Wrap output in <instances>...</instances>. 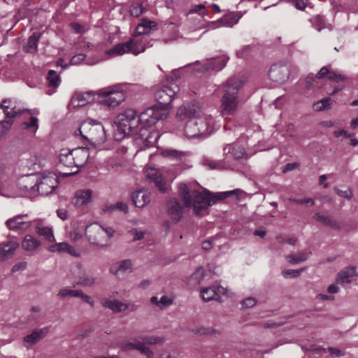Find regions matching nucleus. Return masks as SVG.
<instances>
[{"instance_id":"1","label":"nucleus","mask_w":358,"mask_h":358,"mask_svg":"<svg viewBox=\"0 0 358 358\" xmlns=\"http://www.w3.org/2000/svg\"><path fill=\"white\" fill-rule=\"evenodd\" d=\"M179 193L185 207L189 208L192 206L194 213L197 215L201 210L208 208L210 206L215 204L217 200L222 199L220 196L212 195L206 190L199 192L193 189L185 183L179 185Z\"/></svg>"},{"instance_id":"2","label":"nucleus","mask_w":358,"mask_h":358,"mask_svg":"<svg viewBox=\"0 0 358 358\" xmlns=\"http://www.w3.org/2000/svg\"><path fill=\"white\" fill-rule=\"evenodd\" d=\"M243 85V81L236 77L229 78L223 85L221 98V112L223 115H231L236 112L238 104V91Z\"/></svg>"},{"instance_id":"3","label":"nucleus","mask_w":358,"mask_h":358,"mask_svg":"<svg viewBox=\"0 0 358 358\" xmlns=\"http://www.w3.org/2000/svg\"><path fill=\"white\" fill-rule=\"evenodd\" d=\"M214 130V120L210 115L203 113L189 120L184 128L185 135L189 138L208 136Z\"/></svg>"},{"instance_id":"4","label":"nucleus","mask_w":358,"mask_h":358,"mask_svg":"<svg viewBox=\"0 0 358 358\" xmlns=\"http://www.w3.org/2000/svg\"><path fill=\"white\" fill-rule=\"evenodd\" d=\"M82 138L94 146L103 144L106 140L103 126L94 120H87L83 122L78 129Z\"/></svg>"},{"instance_id":"5","label":"nucleus","mask_w":358,"mask_h":358,"mask_svg":"<svg viewBox=\"0 0 358 358\" xmlns=\"http://www.w3.org/2000/svg\"><path fill=\"white\" fill-rule=\"evenodd\" d=\"M24 110L17 106L15 101L6 99L0 103V127L2 135L6 134L13 124V119L20 115Z\"/></svg>"},{"instance_id":"6","label":"nucleus","mask_w":358,"mask_h":358,"mask_svg":"<svg viewBox=\"0 0 358 358\" xmlns=\"http://www.w3.org/2000/svg\"><path fill=\"white\" fill-rule=\"evenodd\" d=\"M115 123L120 131L129 136L131 132H136L137 126L141 124V120L135 110L128 108L116 116Z\"/></svg>"},{"instance_id":"7","label":"nucleus","mask_w":358,"mask_h":358,"mask_svg":"<svg viewBox=\"0 0 358 358\" xmlns=\"http://www.w3.org/2000/svg\"><path fill=\"white\" fill-rule=\"evenodd\" d=\"M170 108L160 104H155L145 110L140 114V120L141 124H145L147 126H152L159 120L166 118Z\"/></svg>"},{"instance_id":"8","label":"nucleus","mask_w":358,"mask_h":358,"mask_svg":"<svg viewBox=\"0 0 358 358\" xmlns=\"http://www.w3.org/2000/svg\"><path fill=\"white\" fill-rule=\"evenodd\" d=\"M85 233L91 244L99 248L108 246V238L104 235L103 227L98 223L95 222L86 226Z\"/></svg>"},{"instance_id":"9","label":"nucleus","mask_w":358,"mask_h":358,"mask_svg":"<svg viewBox=\"0 0 358 358\" xmlns=\"http://www.w3.org/2000/svg\"><path fill=\"white\" fill-rule=\"evenodd\" d=\"M98 94L99 103L108 107H115L125 99V94L123 91L113 90L110 88L99 90Z\"/></svg>"},{"instance_id":"10","label":"nucleus","mask_w":358,"mask_h":358,"mask_svg":"<svg viewBox=\"0 0 358 358\" xmlns=\"http://www.w3.org/2000/svg\"><path fill=\"white\" fill-rule=\"evenodd\" d=\"M58 182L55 176L50 175L43 176L37 180L34 185H25L27 190H37L42 195H48L52 193L57 187Z\"/></svg>"},{"instance_id":"11","label":"nucleus","mask_w":358,"mask_h":358,"mask_svg":"<svg viewBox=\"0 0 358 358\" xmlns=\"http://www.w3.org/2000/svg\"><path fill=\"white\" fill-rule=\"evenodd\" d=\"M202 107L198 102H187L182 104L177 109L176 118L178 120L184 121L191 120L202 115Z\"/></svg>"},{"instance_id":"12","label":"nucleus","mask_w":358,"mask_h":358,"mask_svg":"<svg viewBox=\"0 0 358 358\" xmlns=\"http://www.w3.org/2000/svg\"><path fill=\"white\" fill-rule=\"evenodd\" d=\"M178 91L179 87L174 83L162 86L155 92V99L157 103L170 108V104Z\"/></svg>"},{"instance_id":"13","label":"nucleus","mask_w":358,"mask_h":358,"mask_svg":"<svg viewBox=\"0 0 358 358\" xmlns=\"http://www.w3.org/2000/svg\"><path fill=\"white\" fill-rule=\"evenodd\" d=\"M76 162V170L69 173H63L65 176H70L77 174L80 168L83 167L87 162L90 157L88 148L85 147L78 148L71 150Z\"/></svg>"},{"instance_id":"14","label":"nucleus","mask_w":358,"mask_h":358,"mask_svg":"<svg viewBox=\"0 0 358 358\" xmlns=\"http://www.w3.org/2000/svg\"><path fill=\"white\" fill-rule=\"evenodd\" d=\"M224 163L229 164V155L236 160L247 159L248 155L243 146L237 143L227 144L224 148Z\"/></svg>"},{"instance_id":"15","label":"nucleus","mask_w":358,"mask_h":358,"mask_svg":"<svg viewBox=\"0 0 358 358\" xmlns=\"http://www.w3.org/2000/svg\"><path fill=\"white\" fill-rule=\"evenodd\" d=\"M289 76V68L288 65L283 64H273L268 72V76L274 82L283 83Z\"/></svg>"},{"instance_id":"16","label":"nucleus","mask_w":358,"mask_h":358,"mask_svg":"<svg viewBox=\"0 0 358 358\" xmlns=\"http://www.w3.org/2000/svg\"><path fill=\"white\" fill-rule=\"evenodd\" d=\"M27 217V214L17 215L7 220L6 225L10 230L24 231L31 227L32 223L31 221L25 220Z\"/></svg>"},{"instance_id":"17","label":"nucleus","mask_w":358,"mask_h":358,"mask_svg":"<svg viewBox=\"0 0 358 358\" xmlns=\"http://www.w3.org/2000/svg\"><path fill=\"white\" fill-rule=\"evenodd\" d=\"M187 208L182 205L177 199H171L167 201V212L175 222H179L183 217L184 210Z\"/></svg>"},{"instance_id":"18","label":"nucleus","mask_w":358,"mask_h":358,"mask_svg":"<svg viewBox=\"0 0 358 358\" xmlns=\"http://www.w3.org/2000/svg\"><path fill=\"white\" fill-rule=\"evenodd\" d=\"M75 279L76 284L83 287H92L96 281V278L83 270L80 264L77 266Z\"/></svg>"},{"instance_id":"19","label":"nucleus","mask_w":358,"mask_h":358,"mask_svg":"<svg viewBox=\"0 0 358 358\" xmlns=\"http://www.w3.org/2000/svg\"><path fill=\"white\" fill-rule=\"evenodd\" d=\"M224 292V288L222 287H209L201 289V296L204 301L215 300L221 301L220 293Z\"/></svg>"},{"instance_id":"20","label":"nucleus","mask_w":358,"mask_h":358,"mask_svg":"<svg viewBox=\"0 0 358 358\" xmlns=\"http://www.w3.org/2000/svg\"><path fill=\"white\" fill-rule=\"evenodd\" d=\"M92 190L90 189L77 190L73 198L72 203L76 206L88 204L92 200Z\"/></svg>"},{"instance_id":"21","label":"nucleus","mask_w":358,"mask_h":358,"mask_svg":"<svg viewBox=\"0 0 358 358\" xmlns=\"http://www.w3.org/2000/svg\"><path fill=\"white\" fill-rule=\"evenodd\" d=\"M131 199L137 208H143L150 201V192L146 189H139L134 192Z\"/></svg>"},{"instance_id":"22","label":"nucleus","mask_w":358,"mask_h":358,"mask_svg":"<svg viewBox=\"0 0 358 358\" xmlns=\"http://www.w3.org/2000/svg\"><path fill=\"white\" fill-rule=\"evenodd\" d=\"M94 94L92 92L76 93L72 98L71 104L74 107H81L94 100Z\"/></svg>"},{"instance_id":"23","label":"nucleus","mask_w":358,"mask_h":358,"mask_svg":"<svg viewBox=\"0 0 358 358\" xmlns=\"http://www.w3.org/2000/svg\"><path fill=\"white\" fill-rule=\"evenodd\" d=\"M356 266H346L337 273L336 280L341 283H350L351 278L356 276Z\"/></svg>"},{"instance_id":"24","label":"nucleus","mask_w":358,"mask_h":358,"mask_svg":"<svg viewBox=\"0 0 358 358\" xmlns=\"http://www.w3.org/2000/svg\"><path fill=\"white\" fill-rule=\"evenodd\" d=\"M19 244L14 241L0 243V259L3 261L11 257Z\"/></svg>"},{"instance_id":"25","label":"nucleus","mask_w":358,"mask_h":358,"mask_svg":"<svg viewBox=\"0 0 358 358\" xmlns=\"http://www.w3.org/2000/svg\"><path fill=\"white\" fill-rule=\"evenodd\" d=\"M49 331V327H43L33 331L30 334L24 337V342L32 345L45 337Z\"/></svg>"},{"instance_id":"26","label":"nucleus","mask_w":358,"mask_h":358,"mask_svg":"<svg viewBox=\"0 0 358 358\" xmlns=\"http://www.w3.org/2000/svg\"><path fill=\"white\" fill-rule=\"evenodd\" d=\"M145 176L147 178L152 180L161 192H164L166 191L165 183L162 181L161 174L157 169L148 168L145 171Z\"/></svg>"},{"instance_id":"27","label":"nucleus","mask_w":358,"mask_h":358,"mask_svg":"<svg viewBox=\"0 0 358 358\" xmlns=\"http://www.w3.org/2000/svg\"><path fill=\"white\" fill-rule=\"evenodd\" d=\"M157 24L154 21L150 20L147 18H143L141 22L136 27V35L140 36L143 34H148L152 30L156 29Z\"/></svg>"},{"instance_id":"28","label":"nucleus","mask_w":358,"mask_h":358,"mask_svg":"<svg viewBox=\"0 0 358 358\" xmlns=\"http://www.w3.org/2000/svg\"><path fill=\"white\" fill-rule=\"evenodd\" d=\"M133 39H130L126 43H118L113 48L106 51V54L110 57L122 55L126 52H129V49L132 48Z\"/></svg>"},{"instance_id":"29","label":"nucleus","mask_w":358,"mask_h":358,"mask_svg":"<svg viewBox=\"0 0 358 358\" xmlns=\"http://www.w3.org/2000/svg\"><path fill=\"white\" fill-rule=\"evenodd\" d=\"M102 306L106 308L110 309L114 313H121L127 310V306L126 303L118 301V300H110L108 299H103L101 300Z\"/></svg>"},{"instance_id":"30","label":"nucleus","mask_w":358,"mask_h":358,"mask_svg":"<svg viewBox=\"0 0 358 358\" xmlns=\"http://www.w3.org/2000/svg\"><path fill=\"white\" fill-rule=\"evenodd\" d=\"M36 222L37 223L35 230L38 235L43 236L49 242L55 241L52 228L43 226L42 220H36Z\"/></svg>"},{"instance_id":"31","label":"nucleus","mask_w":358,"mask_h":358,"mask_svg":"<svg viewBox=\"0 0 358 358\" xmlns=\"http://www.w3.org/2000/svg\"><path fill=\"white\" fill-rule=\"evenodd\" d=\"M226 63L227 59L224 57H215L207 59L203 67L206 70L220 71L225 66Z\"/></svg>"},{"instance_id":"32","label":"nucleus","mask_w":358,"mask_h":358,"mask_svg":"<svg viewBox=\"0 0 358 358\" xmlns=\"http://www.w3.org/2000/svg\"><path fill=\"white\" fill-rule=\"evenodd\" d=\"M41 34L34 32L28 38V42L23 46L24 52L28 53H35L38 50V43L40 40Z\"/></svg>"},{"instance_id":"33","label":"nucleus","mask_w":358,"mask_h":358,"mask_svg":"<svg viewBox=\"0 0 358 358\" xmlns=\"http://www.w3.org/2000/svg\"><path fill=\"white\" fill-rule=\"evenodd\" d=\"M59 162L69 168H76L72 150H63L59 155Z\"/></svg>"},{"instance_id":"34","label":"nucleus","mask_w":358,"mask_h":358,"mask_svg":"<svg viewBox=\"0 0 358 358\" xmlns=\"http://www.w3.org/2000/svg\"><path fill=\"white\" fill-rule=\"evenodd\" d=\"M41 245L40 241L31 235H27L22 242V248L27 251L36 250Z\"/></svg>"},{"instance_id":"35","label":"nucleus","mask_w":358,"mask_h":358,"mask_svg":"<svg viewBox=\"0 0 358 358\" xmlns=\"http://www.w3.org/2000/svg\"><path fill=\"white\" fill-rule=\"evenodd\" d=\"M241 16L238 15V13H230L221 17L220 20L217 22V23L220 24L219 26L222 25L228 27H231L238 22Z\"/></svg>"},{"instance_id":"36","label":"nucleus","mask_w":358,"mask_h":358,"mask_svg":"<svg viewBox=\"0 0 358 358\" xmlns=\"http://www.w3.org/2000/svg\"><path fill=\"white\" fill-rule=\"evenodd\" d=\"M151 127L145 124H139L136 127V132H131L129 136H136V139H140L143 142L144 140H148V135H150Z\"/></svg>"},{"instance_id":"37","label":"nucleus","mask_w":358,"mask_h":358,"mask_svg":"<svg viewBox=\"0 0 358 358\" xmlns=\"http://www.w3.org/2000/svg\"><path fill=\"white\" fill-rule=\"evenodd\" d=\"M131 267V262L129 259H124L115 264H114L110 271L115 275H118L120 273H124L129 270Z\"/></svg>"},{"instance_id":"38","label":"nucleus","mask_w":358,"mask_h":358,"mask_svg":"<svg viewBox=\"0 0 358 358\" xmlns=\"http://www.w3.org/2000/svg\"><path fill=\"white\" fill-rule=\"evenodd\" d=\"M315 219L325 226H329L333 229H339L340 227L337 222L330 216H326L320 213L315 214Z\"/></svg>"},{"instance_id":"39","label":"nucleus","mask_w":358,"mask_h":358,"mask_svg":"<svg viewBox=\"0 0 358 358\" xmlns=\"http://www.w3.org/2000/svg\"><path fill=\"white\" fill-rule=\"evenodd\" d=\"M141 341L136 340L134 342L131 341H122L120 343V349L123 352H128L132 350H138L140 347Z\"/></svg>"},{"instance_id":"40","label":"nucleus","mask_w":358,"mask_h":358,"mask_svg":"<svg viewBox=\"0 0 358 358\" xmlns=\"http://www.w3.org/2000/svg\"><path fill=\"white\" fill-rule=\"evenodd\" d=\"M145 11L143 3L140 1H133L130 6L129 12L131 15L134 17H139L142 13Z\"/></svg>"},{"instance_id":"41","label":"nucleus","mask_w":358,"mask_h":358,"mask_svg":"<svg viewBox=\"0 0 358 358\" xmlns=\"http://www.w3.org/2000/svg\"><path fill=\"white\" fill-rule=\"evenodd\" d=\"M139 340L145 345L162 344L164 342V339L161 337L148 335L140 336Z\"/></svg>"},{"instance_id":"42","label":"nucleus","mask_w":358,"mask_h":358,"mask_svg":"<svg viewBox=\"0 0 358 358\" xmlns=\"http://www.w3.org/2000/svg\"><path fill=\"white\" fill-rule=\"evenodd\" d=\"M205 276V271L203 267H199L190 276V282L194 285H199Z\"/></svg>"},{"instance_id":"43","label":"nucleus","mask_w":358,"mask_h":358,"mask_svg":"<svg viewBox=\"0 0 358 358\" xmlns=\"http://www.w3.org/2000/svg\"><path fill=\"white\" fill-rule=\"evenodd\" d=\"M308 254L306 252H299L297 255L290 254L286 257L289 262L292 264H296L304 262L308 259Z\"/></svg>"},{"instance_id":"44","label":"nucleus","mask_w":358,"mask_h":358,"mask_svg":"<svg viewBox=\"0 0 358 358\" xmlns=\"http://www.w3.org/2000/svg\"><path fill=\"white\" fill-rule=\"evenodd\" d=\"M331 99L329 97L324 98L316 102L313 105L314 110L316 111H322L329 108L331 104Z\"/></svg>"},{"instance_id":"45","label":"nucleus","mask_w":358,"mask_h":358,"mask_svg":"<svg viewBox=\"0 0 358 358\" xmlns=\"http://www.w3.org/2000/svg\"><path fill=\"white\" fill-rule=\"evenodd\" d=\"M205 164H207L211 169H231V166L230 164H228L227 163H224V159L222 161H219V162H215V161L206 159L205 162Z\"/></svg>"},{"instance_id":"46","label":"nucleus","mask_w":358,"mask_h":358,"mask_svg":"<svg viewBox=\"0 0 358 358\" xmlns=\"http://www.w3.org/2000/svg\"><path fill=\"white\" fill-rule=\"evenodd\" d=\"M50 87H57L60 84V78L53 70L49 71L47 76Z\"/></svg>"},{"instance_id":"47","label":"nucleus","mask_w":358,"mask_h":358,"mask_svg":"<svg viewBox=\"0 0 358 358\" xmlns=\"http://www.w3.org/2000/svg\"><path fill=\"white\" fill-rule=\"evenodd\" d=\"M348 79V77L341 73L336 71H331L328 80L336 83L343 82Z\"/></svg>"},{"instance_id":"48","label":"nucleus","mask_w":358,"mask_h":358,"mask_svg":"<svg viewBox=\"0 0 358 358\" xmlns=\"http://www.w3.org/2000/svg\"><path fill=\"white\" fill-rule=\"evenodd\" d=\"M132 48L129 49V52H132L134 55H138L145 51V47L143 43L140 41H135L133 39Z\"/></svg>"},{"instance_id":"49","label":"nucleus","mask_w":358,"mask_h":358,"mask_svg":"<svg viewBox=\"0 0 358 358\" xmlns=\"http://www.w3.org/2000/svg\"><path fill=\"white\" fill-rule=\"evenodd\" d=\"M163 155L171 159H181L185 156V152L176 150H166L163 152Z\"/></svg>"},{"instance_id":"50","label":"nucleus","mask_w":358,"mask_h":358,"mask_svg":"<svg viewBox=\"0 0 358 358\" xmlns=\"http://www.w3.org/2000/svg\"><path fill=\"white\" fill-rule=\"evenodd\" d=\"M69 248V244L65 242L56 243L50 247L51 252H66Z\"/></svg>"},{"instance_id":"51","label":"nucleus","mask_w":358,"mask_h":358,"mask_svg":"<svg viewBox=\"0 0 358 358\" xmlns=\"http://www.w3.org/2000/svg\"><path fill=\"white\" fill-rule=\"evenodd\" d=\"M303 268L301 269H287L282 271V275L284 278H296L300 275Z\"/></svg>"},{"instance_id":"52","label":"nucleus","mask_w":358,"mask_h":358,"mask_svg":"<svg viewBox=\"0 0 358 358\" xmlns=\"http://www.w3.org/2000/svg\"><path fill=\"white\" fill-rule=\"evenodd\" d=\"M138 351H139L142 355H145L146 358L155 357V353L153 352V351L149 347H147L145 345H143L142 342H141L140 347Z\"/></svg>"},{"instance_id":"53","label":"nucleus","mask_w":358,"mask_h":358,"mask_svg":"<svg viewBox=\"0 0 358 358\" xmlns=\"http://www.w3.org/2000/svg\"><path fill=\"white\" fill-rule=\"evenodd\" d=\"M334 189L336 194L341 197L345 198L347 199H350L352 198V194L350 188H347L345 190H342L338 187H334Z\"/></svg>"},{"instance_id":"54","label":"nucleus","mask_w":358,"mask_h":358,"mask_svg":"<svg viewBox=\"0 0 358 358\" xmlns=\"http://www.w3.org/2000/svg\"><path fill=\"white\" fill-rule=\"evenodd\" d=\"M22 125L26 129L34 128L36 131L38 128V119L36 117H31L29 121L23 122Z\"/></svg>"},{"instance_id":"55","label":"nucleus","mask_w":358,"mask_h":358,"mask_svg":"<svg viewBox=\"0 0 358 358\" xmlns=\"http://www.w3.org/2000/svg\"><path fill=\"white\" fill-rule=\"evenodd\" d=\"M317 79L315 75L314 76L313 73L308 74L306 78V88L308 90L313 89L315 87V83H317Z\"/></svg>"},{"instance_id":"56","label":"nucleus","mask_w":358,"mask_h":358,"mask_svg":"<svg viewBox=\"0 0 358 358\" xmlns=\"http://www.w3.org/2000/svg\"><path fill=\"white\" fill-rule=\"evenodd\" d=\"M69 27L76 34H83L85 31V27L76 22H71Z\"/></svg>"},{"instance_id":"57","label":"nucleus","mask_w":358,"mask_h":358,"mask_svg":"<svg viewBox=\"0 0 358 358\" xmlns=\"http://www.w3.org/2000/svg\"><path fill=\"white\" fill-rule=\"evenodd\" d=\"M257 303V300L254 297H248L243 300L242 307L244 308H249L255 306Z\"/></svg>"},{"instance_id":"58","label":"nucleus","mask_w":358,"mask_h":358,"mask_svg":"<svg viewBox=\"0 0 358 358\" xmlns=\"http://www.w3.org/2000/svg\"><path fill=\"white\" fill-rule=\"evenodd\" d=\"M83 237L82 232L76 227H73V230L70 232V238L73 241H77Z\"/></svg>"},{"instance_id":"59","label":"nucleus","mask_w":358,"mask_h":358,"mask_svg":"<svg viewBox=\"0 0 358 358\" xmlns=\"http://www.w3.org/2000/svg\"><path fill=\"white\" fill-rule=\"evenodd\" d=\"M331 73V71L329 70V69L327 66H323L320 69V70L317 72V73L315 75V77L317 79H322L324 78H327L329 76Z\"/></svg>"},{"instance_id":"60","label":"nucleus","mask_w":358,"mask_h":358,"mask_svg":"<svg viewBox=\"0 0 358 358\" xmlns=\"http://www.w3.org/2000/svg\"><path fill=\"white\" fill-rule=\"evenodd\" d=\"M86 56L84 54H78L73 56L70 61V64L71 65H78L83 62L85 59Z\"/></svg>"},{"instance_id":"61","label":"nucleus","mask_w":358,"mask_h":358,"mask_svg":"<svg viewBox=\"0 0 358 358\" xmlns=\"http://www.w3.org/2000/svg\"><path fill=\"white\" fill-rule=\"evenodd\" d=\"M158 138L157 134L155 132H152L151 129L150 130V135H148V140H144L143 143L146 145H150L155 143L157 138Z\"/></svg>"},{"instance_id":"62","label":"nucleus","mask_w":358,"mask_h":358,"mask_svg":"<svg viewBox=\"0 0 358 358\" xmlns=\"http://www.w3.org/2000/svg\"><path fill=\"white\" fill-rule=\"evenodd\" d=\"M130 233L134 235L133 240L134 241L141 240L144 238L145 232L141 231H138L137 229H134L130 231Z\"/></svg>"},{"instance_id":"63","label":"nucleus","mask_w":358,"mask_h":358,"mask_svg":"<svg viewBox=\"0 0 358 358\" xmlns=\"http://www.w3.org/2000/svg\"><path fill=\"white\" fill-rule=\"evenodd\" d=\"M104 231V235L106 236V238H108V245H110V239L112 238L114 235L115 230L112 227H106L103 228Z\"/></svg>"},{"instance_id":"64","label":"nucleus","mask_w":358,"mask_h":358,"mask_svg":"<svg viewBox=\"0 0 358 358\" xmlns=\"http://www.w3.org/2000/svg\"><path fill=\"white\" fill-rule=\"evenodd\" d=\"M308 0H294V6L297 9L303 10L308 3Z\"/></svg>"}]
</instances>
